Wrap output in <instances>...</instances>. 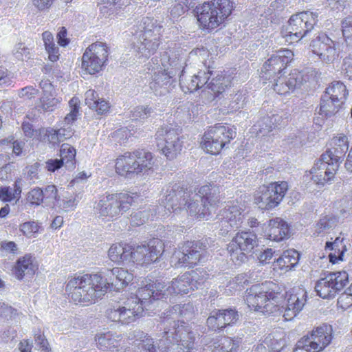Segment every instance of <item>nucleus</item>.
<instances>
[{
    "mask_svg": "<svg viewBox=\"0 0 352 352\" xmlns=\"http://www.w3.org/2000/svg\"><path fill=\"white\" fill-rule=\"evenodd\" d=\"M294 54L288 49L276 51L263 65L260 77L263 80L277 79L279 75L286 68L287 64L293 59Z\"/></svg>",
    "mask_w": 352,
    "mask_h": 352,
    "instance_id": "nucleus-18",
    "label": "nucleus"
},
{
    "mask_svg": "<svg viewBox=\"0 0 352 352\" xmlns=\"http://www.w3.org/2000/svg\"><path fill=\"white\" fill-rule=\"evenodd\" d=\"M268 239L280 242L289 237L290 229L288 223L280 217L269 221Z\"/></svg>",
    "mask_w": 352,
    "mask_h": 352,
    "instance_id": "nucleus-32",
    "label": "nucleus"
},
{
    "mask_svg": "<svg viewBox=\"0 0 352 352\" xmlns=\"http://www.w3.org/2000/svg\"><path fill=\"white\" fill-rule=\"evenodd\" d=\"M239 346V342L234 340L231 338L225 337L212 345L208 346L211 352H236Z\"/></svg>",
    "mask_w": 352,
    "mask_h": 352,
    "instance_id": "nucleus-46",
    "label": "nucleus"
},
{
    "mask_svg": "<svg viewBox=\"0 0 352 352\" xmlns=\"http://www.w3.org/2000/svg\"><path fill=\"white\" fill-rule=\"evenodd\" d=\"M190 275V280L192 290L202 288L206 280L209 278V274L202 268H197L190 272H187Z\"/></svg>",
    "mask_w": 352,
    "mask_h": 352,
    "instance_id": "nucleus-49",
    "label": "nucleus"
},
{
    "mask_svg": "<svg viewBox=\"0 0 352 352\" xmlns=\"http://www.w3.org/2000/svg\"><path fill=\"white\" fill-rule=\"evenodd\" d=\"M343 37L349 45H352V14L344 17L341 21Z\"/></svg>",
    "mask_w": 352,
    "mask_h": 352,
    "instance_id": "nucleus-57",
    "label": "nucleus"
},
{
    "mask_svg": "<svg viewBox=\"0 0 352 352\" xmlns=\"http://www.w3.org/2000/svg\"><path fill=\"white\" fill-rule=\"evenodd\" d=\"M120 334L113 333L110 331L99 334L96 338L98 347L102 351H113L119 347V342L121 341Z\"/></svg>",
    "mask_w": 352,
    "mask_h": 352,
    "instance_id": "nucleus-38",
    "label": "nucleus"
},
{
    "mask_svg": "<svg viewBox=\"0 0 352 352\" xmlns=\"http://www.w3.org/2000/svg\"><path fill=\"white\" fill-rule=\"evenodd\" d=\"M39 93L38 89H36L33 86H27L21 88L18 91V96L21 98L25 100H31L37 96Z\"/></svg>",
    "mask_w": 352,
    "mask_h": 352,
    "instance_id": "nucleus-63",
    "label": "nucleus"
},
{
    "mask_svg": "<svg viewBox=\"0 0 352 352\" xmlns=\"http://www.w3.org/2000/svg\"><path fill=\"white\" fill-rule=\"evenodd\" d=\"M278 293V286L273 282L254 285L246 290L245 302L251 309L270 314L276 311Z\"/></svg>",
    "mask_w": 352,
    "mask_h": 352,
    "instance_id": "nucleus-4",
    "label": "nucleus"
},
{
    "mask_svg": "<svg viewBox=\"0 0 352 352\" xmlns=\"http://www.w3.org/2000/svg\"><path fill=\"white\" fill-rule=\"evenodd\" d=\"M333 148L327 150L322 154V160L328 159L335 160L338 163L342 162L343 157L349 150V140L346 135H341L339 137H335L331 140Z\"/></svg>",
    "mask_w": 352,
    "mask_h": 352,
    "instance_id": "nucleus-31",
    "label": "nucleus"
},
{
    "mask_svg": "<svg viewBox=\"0 0 352 352\" xmlns=\"http://www.w3.org/2000/svg\"><path fill=\"white\" fill-rule=\"evenodd\" d=\"M349 283V275L345 271L331 272L319 279L315 285L317 294L322 298H332Z\"/></svg>",
    "mask_w": 352,
    "mask_h": 352,
    "instance_id": "nucleus-13",
    "label": "nucleus"
},
{
    "mask_svg": "<svg viewBox=\"0 0 352 352\" xmlns=\"http://www.w3.org/2000/svg\"><path fill=\"white\" fill-rule=\"evenodd\" d=\"M335 160H322V155L311 170L312 180L318 185L323 186L331 182L339 167Z\"/></svg>",
    "mask_w": 352,
    "mask_h": 352,
    "instance_id": "nucleus-25",
    "label": "nucleus"
},
{
    "mask_svg": "<svg viewBox=\"0 0 352 352\" xmlns=\"http://www.w3.org/2000/svg\"><path fill=\"white\" fill-rule=\"evenodd\" d=\"M239 318L238 311L233 308L214 309L210 311L206 324L212 331H222L234 324Z\"/></svg>",
    "mask_w": 352,
    "mask_h": 352,
    "instance_id": "nucleus-24",
    "label": "nucleus"
},
{
    "mask_svg": "<svg viewBox=\"0 0 352 352\" xmlns=\"http://www.w3.org/2000/svg\"><path fill=\"white\" fill-rule=\"evenodd\" d=\"M207 245L204 242L187 241L181 250L176 252L173 259H177L175 265H184L192 267L198 263L204 262L206 260V250Z\"/></svg>",
    "mask_w": 352,
    "mask_h": 352,
    "instance_id": "nucleus-17",
    "label": "nucleus"
},
{
    "mask_svg": "<svg viewBox=\"0 0 352 352\" xmlns=\"http://www.w3.org/2000/svg\"><path fill=\"white\" fill-rule=\"evenodd\" d=\"M155 160L153 154L145 150H138L133 153H125L117 158L116 173L126 177L133 175L145 173L153 167Z\"/></svg>",
    "mask_w": 352,
    "mask_h": 352,
    "instance_id": "nucleus-7",
    "label": "nucleus"
},
{
    "mask_svg": "<svg viewBox=\"0 0 352 352\" xmlns=\"http://www.w3.org/2000/svg\"><path fill=\"white\" fill-rule=\"evenodd\" d=\"M242 209L238 205L227 206L216 216V228L219 234L226 235L232 229L238 228L243 222Z\"/></svg>",
    "mask_w": 352,
    "mask_h": 352,
    "instance_id": "nucleus-20",
    "label": "nucleus"
},
{
    "mask_svg": "<svg viewBox=\"0 0 352 352\" xmlns=\"http://www.w3.org/2000/svg\"><path fill=\"white\" fill-rule=\"evenodd\" d=\"M257 242V236L253 232H238L228 245L230 260L235 265L245 262L248 258L246 254L252 252Z\"/></svg>",
    "mask_w": 352,
    "mask_h": 352,
    "instance_id": "nucleus-10",
    "label": "nucleus"
},
{
    "mask_svg": "<svg viewBox=\"0 0 352 352\" xmlns=\"http://www.w3.org/2000/svg\"><path fill=\"white\" fill-rule=\"evenodd\" d=\"M154 113V109L147 105L138 106L131 111L130 117L133 120L142 121L151 117Z\"/></svg>",
    "mask_w": 352,
    "mask_h": 352,
    "instance_id": "nucleus-53",
    "label": "nucleus"
},
{
    "mask_svg": "<svg viewBox=\"0 0 352 352\" xmlns=\"http://www.w3.org/2000/svg\"><path fill=\"white\" fill-rule=\"evenodd\" d=\"M142 313L141 305L136 304L135 300L128 297L113 308L109 309L107 311V316L113 322L128 324L135 322Z\"/></svg>",
    "mask_w": 352,
    "mask_h": 352,
    "instance_id": "nucleus-14",
    "label": "nucleus"
},
{
    "mask_svg": "<svg viewBox=\"0 0 352 352\" xmlns=\"http://www.w3.org/2000/svg\"><path fill=\"white\" fill-rule=\"evenodd\" d=\"M256 256L259 263L265 265L269 263L273 256H279V251L274 250L272 248H265L259 253H256Z\"/></svg>",
    "mask_w": 352,
    "mask_h": 352,
    "instance_id": "nucleus-60",
    "label": "nucleus"
},
{
    "mask_svg": "<svg viewBox=\"0 0 352 352\" xmlns=\"http://www.w3.org/2000/svg\"><path fill=\"white\" fill-rule=\"evenodd\" d=\"M78 201L76 199V196H70L69 197H64L63 199L60 197L58 199L56 205L65 212H69L74 210L77 205Z\"/></svg>",
    "mask_w": 352,
    "mask_h": 352,
    "instance_id": "nucleus-58",
    "label": "nucleus"
},
{
    "mask_svg": "<svg viewBox=\"0 0 352 352\" xmlns=\"http://www.w3.org/2000/svg\"><path fill=\"white\" fill-rule=\"evenodd\" d=\"M325 249L332 251L329 254V258L330 262L333 264L339 261H343L344 254L347 251L344 238L340 236L337 237L333 242H327Z\"/></svg>",
    "mask_w": 352,
    "mask_h": 352,
    "instance_id": "nucleus-40",
    "label": "nucleus"
},
{
    "mask_svg": "<svg viewBox=\"0 0 352 352\" xmlns=\"http://www.w3.org/2000/svg\"><path fill=\"white\" fill-rule=\"evenodd\" d=\"M186 57V51L182 50L164 52L158 60L160 64V69L167 72L173 78L176 76H179L184 68L186 72L188 70V63Z\"/></svg>",
    "mask_w": 352,
    "mask_h": 352,
    "instance_id": "nucleus-21",
    "label": "nucleus"
},
{
    "mask_svg": "<svg viewBox=\"0 0 352 352\" xmlns=\"http://www.w3.org/2000/svg\"><path fill=\"white\" fill-rule=\"evenodd\" d=\"M165 283L157 280L146 284L145 286L139 288L134 295L129 297L135 300V303L140 305L143 311L151 309L155 307V303L158 305V300L165 298L164 289Z\"/></svg>",
    "mask_w": 352,
    "mask_h": 352,
    "instance_id": "nucleus-15",
    "label": "nucleus"
},
{
    "mask_svg": "<svg viewBox=\"0 0 352 352\" xmlns=\"http://www.w3.org/2000/svg\"><path fill=\"white\" fill-rule=\"evenodd\" d=\"M27 199L32 204L40 205L44 199L43 190L39 188L32 189L28 192Z\"/></svg>",
    "mask_w": 352,
    "mask_h": 352,
    "instance_id": "nucleus-62",
    "label": "nucleus"
},
{
    "mask_svg": "<svg viewBox=\"0 0 352 352\" xmlns=\"http://www.w3.org/2000/svg\"><path fill=\"white\" fill-rule=\"evenodd\" d=\"M76 149L69 144L64 143L60 148V160L64 161L65 166L67 169H73L75 164Z\"/></svg>",
    "mask_w": 352,
    "mask_h": 352,
    "instance_id": "nucleus-48",
    "label": "nucleus"
},
{
    "mask_svg": "<svg viewBox=\"0 0 352 352\" xmlns=\"http://www.w3.org/2000/svg\"><path fill=\"white\" fill-rule=\"evenodd\" d=\"M162 199L157 206H149L141 210L133 212L131 214V221L134 226H141L148 222L149 220L153 221L155 219H164L159 214V207L162 206Z\"/></svg>",
    "mask_w": 352,
    "mask_h": 352,
    "instance_id": "nucleus-35",
    "label": "nucleus"
},
{
    "mask_svg": "<svg viewBox=\"0 0 352 352\" xmlns=\"http://www.w3.org/2000/svg\"><path fill=\"white\" fill-rule=\"evenodd\" d=\"M324 94L331 96V100H335L336 102L344 104L348 91L346 86L341 82L337 81L331 83V85L326 89Z\"/></svg>",
    "mask_w": 352,
    "mask_h": 352,
    "instance_id": "nucleus-45",
    "label": "nucleus"
},
{
    "mask_svg": "<svg viewBox=\"0 0 352 352\" xmlns=\"http://www.w3.org/2000/svg\"><path fill=\"white\" fill-rule=\"evenodd\" d=\"M300 347L306 348L311 352H320L329 344L322 343V341L314 333L310 332L298 341Z\"/></svg>",
    "mask_w": 352,
    "mask_h": 352,
    "instance_id": "nucleus-43",
    "label": "nucleus"
},
{
    "mask_svg": "<svg viewBox=\"0 0 352 352\" xmlns=\"http://www.w3.org/2000/svg\"><path fill=\"white\" fill-rule=\"evenodd\" d=\"M43 128L36 129L32 123L28 120H23L21 125V129L25 137L28 138H36L40 141H43L44 131H41Z\"/></svg>",
    "mask_w": 352,
    "mask_h": 352,
    "instance_id": "nucleus-54",
    "label": "nucleus"
},
{
    "mask_svg": "<svg viewBox=\"0 0 352 352\" xmlns=\"http://www.w3.org/2000/svg\"><path fill=\"white\" fill-rule=\"evenodd\" d=\"M219 193L218 187L211 184L201 186L198 192L184 190L177 184L168 186L162 197L163 205L159 207V214L166 217L172 212L174 217L178 212H184L197 219H209L219 206Z\"/></svg>",
    "mask_w": 352,
    "mask_h": 352,
    "instance_id": "nucleus-1",
    "label": "nucleus"
},
{
    "mask_svg": "<svg viewBox=\"0 0 352 352\" xmlns=\"http://www.w3.org/2000/svg\"><path fill=\"white\" fill-rule=\"evenodd\" d=\"M338 223V218L334 215L322 217L316 224V232L329 233L337 226Z\"/></svg>",
    "mask_w": 352,
    "mask_h": 352,
    "instance_id": "nucleus-47",
    "label": "nucleus"
},
{
    "mask_svg": "<svg viewBox=\"0 0 352 352\" xmlns=\"http://www.w3.org/2000/svg\"><path fill=\"white\" fill-rule=\"evenodd\" d=\"M109 53L106 43L97 42L89 45L82 58V67L89 74L100 72L107 60Z\"/></svg>",
    "mask_w": 352,
    "mask_h": 352,
    "instance_id": "nucleus-16",
    "label": "nucleus"
},
{
    "mask_svg": "<svg viewBox=\"0 0 352 352\" xmlns=\"http://www.w3.org/2000/svg\"><path fill=\"white\" fill-rule=\"evenodd\" d=\"M162 26L159 24L157 20L151 17H144L138 26V34H149L160 35Z\"/></svg>",
    "mask_w": 352,
    "mask_h": 352,
    "instance_id": "nucleus-44",
    "label": "nucleus"
},
{
    "mask_svg": "<svg viewBox=\"0 0 352 352\" xmlns=\"http://www.w3.org/2000/svg\"><path fill=\"white\" fill-rule=\"evenodd\" d=\"M304 82H306V80L304 79L302 74L294 70L287 77L280 75L277 79H274V90L280 95H285L300 89Z\"/></svg>",
    "mask_w": 352,
    "mask_h": 352,
    "instance_id": "nucleus-26",
    "label": "nucleus"
},
{
    "mask_svg": "<svg viewBox=\"0 0 352 352\" xmlns=\"http://www.w3.org/2000/svg\"><path fill=\"white\" fill-rule=\"evenodd\" d=\"M164 251V244L158 239H153L147 245L131 248V262L142 266H148L156 262Z\"/></svg>",
    "mask_w": 352,
    "mask_h": 352,
    "instance_id": "nucleus-19",
    "label": "nucleus"
},
{
    "mask_svg": "<svg viewBox=\"0 0 352 352\" xmlns=\"http://www.w3.org/2000/svg\"><path fill=\"white\" fill-rule=\"evenodd\" d=\"M306 292L302 288L294 289L289 294L283 316L286 320H291L303 308L306 302Z\"/></svg>",
    "mask_w": 352,
    "mask_h": 352,
    "instance_id": "nucleus-28",
    "label": "nucleus"
},
{
    "mask_svg": "<svg viewBox=\"0 0 352 352\" xmlns=\"http://www.w3.org/2000/svg\"><path fill=\"white\" fill-rule=\"evenodd\" d=\"M288 190L286 182L261 186L254 196V203L261 210H271L280 203Z\"/></svg>",
    "mask_w": 352,
    "mask_h": 352,
    "instance_id": "nucleus-11",
    "label": "nucleus"
},
{
    "mask_svg": "<svg viewBox=\"0 0 352 352\" xmlns=\"http://www.w3.org/2000/svg\"><path fill=\"white\" fill-rule=\"evenodd\" d=\"M37 270V267L33 263V258L30 255H25L20 258L15 265L16 277L21 280L25 276L30 278Z\"/></svg>",
    "mask_w": 352,
    "mask_h": 352,
    "instance_id": "nucleus-37",
    "label": "nucleus"
},
{
    "mask_svg": "<svg viewBox=\"0 0 352 352\" xmlns=\"http://www.w3.org/2000/svg\"><path fill=\"white\" fill-rule=\"evenodd\" d=\"M189 277L190 275L186 272L179 277L174 278L170 283H168V285L165 284L166 287L164 289L165 298L173 294H186L190 290H192Z\"/></svg>",
    "mask_w": 352,
    "mask_h": 352,
    "instance_id": "nucleus-34",
    "label": "nucleus"
},
{
    "mask_svg": "<svg viewBox=\"0 0 352 352\" xmlns=\"http://www.w3.org/2000/svg\"><path fill=\"white\" fill-rule=\"evenodd\" d=\"M278 119H281L280 116L272 115V116H265L261 118L257 122L258 127V133L263 136L266 135L268 133L272 131L274 128V125Z\"/></svg>",
    "mask_w": 352,
    "mask_h": 352,
    "instance_id": "nucleus-50",
    "label": "nucleus"
},
{
    "mask_svg": "<svg viewBox=\"0 0 352 352\" xmlns=\"http://www.w3.org/2000/svg\"><path fill=\"white\" fill-rule=\"evenodd\" d=\"M69 113L66 115L64 119V124L71 126L77 120L79 114L80 100L77 97H73L69 101Z\"/></svg>",
    "mask_w": 352,
    "mask_h": 352,
    "instance_id": "nucleus-52",
    "label": "nucleus"
},
{
    "mask_svg": "<svg viewBox=\"0 0 352 352\" xmlns=\"http://www.w3.org/2000/svg\"><path fill=\"white\" fill-rule=\"evenodd\" d=\"M155 136L158 149L168 160H172L180 153L183 141L177 129L170 126H162L157 130Z\"/></svg>",
    "mask_w": 352,
    "mask_h": 352,
    "instance_id": "nucleus-12",
    "label": "nucleus"
},
{
    "mask_svg": "<svg viewBox=\"0 0 352 352\" xmlns=\"http://www.w3.org/2000/svg\"><path fill=\"white\" fill-rule=\"evenodd\" d=\"M233 8L230 0H212L195 8L197 20L204 29L212 30L223 23Z\"/></svg>",
    "mask_w": 352,
    "mask_h": 352,
    "instance_id": "nucleus-5",
    "label": "nucleus"
},
{
    "mask_svg": "<svg viewBox=\"0 0 352 352\" xmlns=\"http://www.w3.org/2000/svg\"><path fill=\"white\" fill-rule=\"evenodd\" d=\"M208 79L205 84V89L211 91L212 100L220 94L225 91V89L231 85L230 76H226L222 74L214 73L212 71L207 69Z\"/></svg>",
    "mask_w": 352,
    "mask_h": 352,
    "instance_id": "nucleus-30",
    "label": "nucleus"
},
{
    "mask_svg": "<svg viewBox=\"0 0 352 352\" xmlns=\"http://www.w3.org/2000/svg\"><path fill=\"white\" fill-rule=\"evenodd\" d=\"M311 332L318 337L323 344H329L332 340L333 329L329 324H322L313 329Z\"/></svg>",
    "mask_w": 352,
    "mask_h": 352,
    "instance_id": "nucleus-51",
    "label": "nucleus"
},
{
    "mask_svg": "<svg viewBox=\"0 0 352 352\" xmlns=\"http://www.w3.org/2000/svg\"><path fill=\"white\" fill-rule=\"evenodd\" d=\"M342 104L331 100V96L323 94L320 99L318 114L322 118H328L334 116L341 107Z\"/></svg>",
    "mask_w": 352,
    "mask_h": 352,
    "instance_id": "nucleus-42",
    "label": "nucleus"
},
{
    "mask_svg": "<svg viewBox=\"0 0 352 352\" xmlns=\"http://www.w3.org/2000/svg\"><path fill=\"white\" fill-rule=\"evenodd\" d=\"M44 131L43 141L48 142L50 144H56L70 138L74 134V129L71 126L64 124L59 129L43 128Z\"/></svg>",
    "mask_w": 352,
    "mask_h": 352,
    "instance_id": "nucleus-33",
    "label": "nucleus"
},
{
    "mask_svg": "<svg viewBox=\"0 0 352 352\" xmlns=\"http://www.w3.org/2000/svg\"><path fill=\"white\" fill-rule=\"evenodd\" d=\"M40 164L35 162L31 166H27L24 170L25 177L30 181V183H35L38 179V168Z\"/></svg>",
    "mask_w": 352,
    "mask_h": 352,
    "instance_id": "nucleus-61",
    "label": "nucleus"
},
{
    "mask_svg": "<svg viewBox=\"0 0 352 352\" xmlns=\"http://www.w3.org/2000/svg\"><path fill=\"white\" fill-rule=\"evenodd\" d=\"M136 41L133 43V48L140 56L149 58L158 49L160 45V35L137 34Z\"/></svg>",
    "mask_w": 352,
    "mask_h": 352,
    "instance_id": "nucleus-27",
    "label": "nucleus"
},
{
    "mask_svg": "<svg viewBox=\"0 0 352 352\" xmlns=\"http://www.w3.org/2000/svg\"><path fill=\"white\" fill-rule=\"evenodd\" d=\"M300 258L299 253L294 250L285 251L283 254L275 258L274 269L289 271L292 270L298 263Z\"/></svg>",
    "mask_w": 352,
    "mask_h": 352,
    "instance_id": "nucleus-36",
    "label": "nucleus"
},
{
    "mask_svg": "<svg viewBox=\"0 0 352 352\" xmlns=\"http://www.w3.org/2000/svg\"><path fill=\"white\" fill-rule=\"evenodd\" d=\"M135 198L122 192L103 195L95 202L94 211L102 219L113 220L129 210L135 202Z\"/></svg>",
    "mask_w": 352,
    "mask_h": 352,
    "instance_id": "nucleus-6",
    "label": "nucleus"
},
{
    "mask_svg": "<svg viewBox=\"0 0 352 352\" xmlns=\"http://www.w3.org/2000/svg\"><path fill=\"white\" fill-rule=\"evenodd\" d=\"M151 61L153 65H151V67L154 73L149 83L150 88L156 96H165L174 87L175 79L167 72L160 69V64L157 57L153 58Z\"/></svg>",
    "mask_w": 352,
    "mask_h": 352,
    "instance_id": "nucleus-23",
    "label": "nucleus"
},
{
    "mask_svg": "<svg viewBox=\"0 0 352 352\" xmlns=\"http://www.w3.org/2000/svg\"><path fill=\"white\" fill-rule=\"evenodd\" d=\"M133 278V274L127 270L114 267L107 270L104 279L99 274L74 276L68 281L65 289L74 302H93L109 289L119 291Z\"/></svg>",
    "mask_w": 352,
    "mask_h": 352,
    "instance_id": "nucleus-2",
    "label": "nucleus"
},
{
    "mask_svg": "<svg viewBox=\"0 0 352 352\" xmlns=\"http://www.w3.org/2000/svg\"><path fill=\"white\" fill-rule=\"evenodd\" d=\"M187 311L186 305H175L163 313V332L157 346L160 352H195V333L184 322L176 321L171 317L174 314L186 316Z\"/></svg>",
    "mask_w": 352,
    "mask_h": 352,
    "instance_id": "nucleus-3",
    "label": "nucleus"
},
{
    "mask_svg": "<svg viewBox=\"0 0 352 352\" xmlns=\"http://www.w3.org/2000/svg\"><path fill=\"white\" fill-rule=\"evenodd\" d=\"M85 104L92 109L98 113V114L102 115L108 111L110 106L107 101L103 98H100L93 89H89L85 93Z\"/></svg>",
    "mask_w": 352,
    "mask_h": 352,
    "instance_id": "nucleus-39",
    "label": "nucleus"
},
{
    "mask_svg": "<svg viewBox=\"0 0 352 352\" xmlns=\"http://www.w3.org/2000/svg\"><path fill=\"white\" fill-rule=\"evenodd\" d=\"M318 16L316 12L308 11L293 14L282 30L283 36L291 43L300 41L314 29L318 22Z\"/></svg>",
    "mask_w": 352,
    "mask_h": 352,
    "instance_id": "nucleus-8",
    "label": "nucleus"
},
{
    "mask_svg": "<svg viewBox=\"0 0 352 352\" xmlns=\"http://www.w3.org/2000/svg\"><path fill=\"white\" fill-rule=\"evenodd\" d=\"M40 100L41 105L39 107L44 111H52L60 102L59 99L54 97L52 94L47 93H45Z\"/></svg>",
    "mask_w": 352,
    "mask_h": 352,
    "instance_id": "nucleus-56",
    "label": "nucleus"
},
{
    "mask_svg": "<svg viewBox=\"0 0 352 352\" xmlns=\"http://www.w3.org/2000/svg\"><path fill=\"white\" fill-rule=\"evenodd\" d=\"M108 255L115 263L131 262V247L122 244H113L109 250Z\"/></svg>",
    "mask_w": 352,
    "mask_h": 352,
    "instance_id": "nucleus-41",
    "label": "nucleus"
},
{
    "mask_svg": "<svg viewBox=\"0 0 352 352\" xmlns=\"http://www.w3.org/2000/svg\"><path fill=\"white\" fill-rule=\"evenodd\" d=\"M310 47L313 53L325 63H333L339 55L336 43L324 33L319 34L311 41Z\"/></svg>",
    "mask_w": 352,
    "mask_h": 352,
    "instance_id": "nucleus-22",
    "label": "nucleus"
},
{
    "mask_svg": "<svg viewBox=\"0 0 352 352\" xmlns=\"http://www.w3.org/2000/svg\"><path fill=\"white\" fill-rule=\"evenodd\" d=\"M101 5L100 7V12L103 16H107L114 14L116 11V5L120 0H98Z\"/></svg>",
    "mask_w": 352,
    "mask_h": 352,
    "instance_id": "nucleus-59",
    "label": "nucleus"
},
{
    "mask_svg": "<svg viewBox=\"0 0 352 352\" xmlns=\"http://www.w3.org/2000/svg\"><path fill=\"white\" fill-rule=\"evenodd\" d=\"M140 352H157V348L152 338H147L139 344Z\"/></svg>",
    "mask_w": 352,
    "mask_h": 352,
    "instance_id": "nucleus-64",
    "label": "nucleus"
},
{
    "mask_svg": "<svg viewBox=\"0 0 352 352\" xmlns=\"http://www.w3.org/2000/svg\"><path fill=\"white\" fill-rule=\"evenodd\" d=\"M236 135L233 126L217 124L204 133L201 141L202 148L208 153L217 155Z\"/></svg>",
    "mask_w": 352,
    "mask_h": 352,
    "instance_id": "nucleus-9",
    "label": "nucleus"
},
{
    "mask_svg": "<svg viewBox=\"0 0 352 352\" xmlns=\"http://www.w3.org/2000/svg\"><path fill=\"white\" fill-rule=\"evenodd\" d=\"M41 228V226L34 221L25 222L19 226L20 231L28 238L35 237Z\"/></svg>",
    "mask_w": 352,
    "mask_h": 352,
    "instance_id": "nucleus-55",
    "label": "nucleus"
},
{
    "mask_svg": "<svg viewBox=\"0 0 352 352\" xmlns=\"http://www.w3.org/2000/svg\"><path fill=\"white\" fill-rule=\"evenodd\" d=\"M185 68L179 76V85L184 93H192L204 87L207 82V74L206 71L200 70L192 76H186Z\"/></svg>",
    "mask_w": 352,
    "mask_h": 352,
    "instance_id": "nucleus-29",
    "label": "nucleus"
}]
</instances>
